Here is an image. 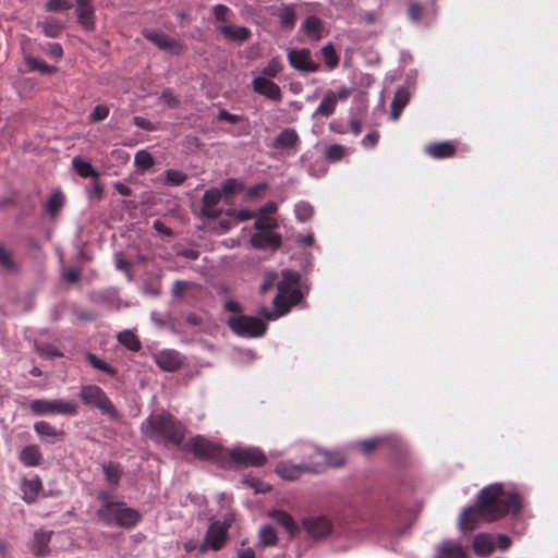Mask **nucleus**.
<instances>
[{
	"label": "nucleus",
	"mask_w": 558,
	"mask_h": 558,
	"mask_svg": "<svg viewBox=\"0 0 558 558\" xmlns=\"http://www.w3.org/2000/svg\"><path fill=\"white\" fill-rule=\"evenodd\" d=\"M19 460L27 468H35L43 463L44 458L37 445H27L21 450Z\"/></svg>",
	"instance_id": "nucleus-26"
},
{
	"label": "nucleus",
	"mask_w": 558,
	"mask_h": 558,
	"mask_svg": "<svg viewBox=\"0 0 558 558\" xmlns=\"http://www.w3.org/2000/svg\"><path fill=\"white\" fill-rule=\"evenodd\" d=\"M75 12L77 22L86 31H94L95 28V12L92 0H75Z\"/></svg>",
	"instance_id": "nucleus-19"
},
{
	"label": "nucleus",
	"mask_w": 558,
	"mask_h": 558,
	"mask_svg": "<svg viewBox=\"0 0 558 558\" xmlns=\"http://www.w3.org/2000/svg\"><path fill=\"white\" fill-rule=\"evenodd\" d=\"M211 13L215 21L219 24H229L234 15L232 10L225 4H215L211 8Z\"/></svg>",
	"instance_id": "nucleus-44"
},
{
	"label": "nucleus",
	"mask_w": 558,
	"mask_h": 558,
	"mask_svg": "<svg viewBox=\"0 0 558 558\" xmlns=\"http://www.w3.org/2000/svg\"><path fill=\"white\" fill-rule=\"evenodd\" d=\"M52 531L38 530L34 533L32 542V551L34 555L41 557L49 553V542Z\"/></svg>",
	"instance_id": "nucleus-29"
},
{
	"label": "nucleus",
	"mask_w": 558,
	"mask_h": 558,
	"mask_svg": "<svg viewBox=\"0 0 558 558\" xmlns=\"http://www.w3.org/2000/svg\"><path fill=\"white\" fill-rule=\"evenodd\" d=\"M434 558H468V554L461 544L446 539L436 547Z\"/></svg>",
	"instance_id": "nucleus-23"
},
{
	"label": "nucleus",
	"mask_w": 558,
	"mask_h": 558,
	"mask_svg": "<svg viewBox=\"0 0 558 558\" xmlns=\"http://www.w3.org/2000/svg\"><path fill=\"white\" fill-rule=\"evenodd\" d=\"M227 459L236 466H263L267 458L265 453L256 447H241L236 446L227 450Z\"/></svg>",
	"instance_id": "nucleus-9"
},
{
	"label": "nucleus",
	"mask_w": 558,
	"mask_h": 558,
	"mask_svg": "<svg viewBox=\"0 0 558 558\" xmlns=\"http://www.w3.org/2000/svg\"><path fill=\"white\" fill-rule=\"evenodd\" d=\"M102 471L106 477V481L113 487L118 486L122 470L118 463H108L102 465Z\"/></svg>",
	"instance_id": "nucleus-43"
},
{
	"label": "nucleus",
	"mask_w": 558,
	"mask_h": 558,
	"mask_svg": "<svg viewBox=\"0 0 558 558\" xmlns=\"http://www.w3.org/2000/svg\"><path fill=\"white\" fill-rule=\"evenodd\" d=\"M37 26L47 37L50 38L59 37L63 31V25L52 17H47L44 21L38 22Z\"/></svg>",
	"instance_id": "nucleus-35"
},
{
	"label": "nucleus",
	"mask_w": 558,
	"mask_h": 558,
	"mask_svg": "<svg viewBox=\"0 0 558 558\" xmlns=\"http://www.w3.org/2000/svg\"><path fill=\"white\" fill-rule=\"evenodd\" d=\"M143 437L156 445L181 446L185 439V425L170 412L162 411L146 417L141 424Z\"/></svg>",
	"instance_id": "nucleus-2"
},
{
	"label": "nucleus",
	"mask_w": 558,
	"mask_h": 558,
	"mask_svg": "<svg viewBox=\"0 0 558 558\" xmlns=\"http://www.w3.org/2000/svg\"><path fill=\"white\" fill-rule=\"evenodd\" d=\"M34 430L43 440L46 438L62 440L64 436V432L62 429H57L49 422L46 421L36 422L34 424Z\"/></svg>",
	"instance_id": "nucleus-32"
},
{
	"label": "nucleus",
	"mask_w": 558,
	"mask_h": 558,
	"mask_svg": "<svg viewBox=\"0 0 558 558\" xmlns=\"http://www.w3.org/2000/svg\"><path fill=\"white\" fill-rule=\"evenodd\" d=\"M283 70L282 61L279 57H272L267 64L260 69L253 71V76H262L267 77L268 80H274L277 77Z\"/></svg>",
	"instance_id": "nucleus-31"
},
{
	"label": "nucleus",
	"mask_w": 558,
	"mask_h": 558,
	"mask_svg": "<svg viewBox=\"0 0 558 558\" xmlns=\"http://www.w3.org/2000/svg\"><path fill=\"white\" fill-rule=\"evenodd\" d=\"M457 148L452 142L446 141L432 143L425 147V153L434 159H444L452 157Z\"/></svg>",
	"instance_id": "nucleus-25"
},
{
	"label": "nucleus",
	"mask_w": 558,
	"mask_h": 558,
	"mask_svg": "<svg viewBox=\"0 0 558 558\" xmlns=\"http://www.w3.org/2000/svg\"><path fill=\"white\" fill-rule=\"evenodd\" d=\"M43 487L41 480L39 476H35L31 480L24 478L21 483V490L23 493L22 498L27 504H33Z\"/></svg>",
	"instance_id": "nucleus-28"
},
{
	"label": "nucleus",
	"mask_w": 558,
	"mask_h": 558,
	"mask_svg": "<svg viewBox=\"0 0 558 558\" xmlns=\"http://www.w3.org/2000/svg\"><path fill=\"white\" fill-rule=\"evenodd\" d=\"M522 498L519 493L505 490L499 483L484 487L476 499V504L463 510L458 524L462 531H472L481 521L494 522L512 513L520 512Z\"/></svg>",
	"instance_id": "nucleus-1"
},
{
	"label": "nucleus",
	"mask_w": 558,
	"mask_h": 558,
	"mask_svg": "<svg viewBox=\"0 0 558 558\" xmlns=\"http://www.w3.org/2000/svg\"><path fill=\"white\" fill-rule=\"evenodd\" d=\"M352 94V88L342 86L337 92L328 89L318 107L313 113V117L328 118L336 111L337 102L347 100Z\"/></svg>",
	"instance_id": "nucleus-10"
},
{
	"label": "nucleus",
	"mask_w": 558,
	"mask_h": 558,
	"mask_svg": "<svg viewBox=\"0 0 558 558\" xmlns=\"http://www.w3.org/2000/svg\"><path fill=\"white\" fill-rule=\"evenodd\" d=\"M386 440L384 437H376L371 439H365L355 442L354 447L361 450L364 454L372 453L380 444Z\"/></svg>",
	"instance_id": "nucleus-50"
},
{
	"label": "nucleus",
	"mask_w": 558,
	"mask_h": 558,
	"mask_svg": "<svg viewBox=\"0 0 558 558\" xmlns=\"http://www.w3.org/2000/svg\"><path fill=\"white\" fill-rule=\"evenodd\" d=\"M222 192L227 195H231V194H234L236 192H240L244 189V184L239 181L238 179H227L223 183H222Z\"/></svg>",
	"instance_id": "nucleus-54"
},
{
	"label": "nucleus",
	"mask_w": 558,
	"mask_h": 558,
	"mask_svg": "<svg viewBox=\"0 0 558 558\" xmlns=\"http://www.w3.org/2000/svg\"><path fill=\"white\" fill-rule=\"evenodd\" d=\"M294 214H295V218L299 221L305 222V221H308L313 217L314 208L310 203L302 201L295 205Z\"/></svg>",
	"instance_id": "nucleus-49"
},
{
	"label": "nucleus",
	"mask_w": 558,
	"mask_h": 558,
	"mask_svg": "<svg viewBox=\"0 0 558 558\" xmlns=\"http://www.w3.org/2000/svg\"><path fill=\"white\" fill-rule=\"evenodd\" d=\"M328 171V167L323 159H316L307 166V172L311 177L322 178Z\"/></svg>",
	"instance_id": "nucleus-51"
},
{
	"label": "nucleus",
	"mask_w": 558,
	"mask_h": 558,
	"mask_svg": "<svg viewBox=\"0 0 558 558\" xmlns=\"http://www.w3.org/2000/svg\"><path fill=\"white\" fill-rule=\"evenodd\" d=\"M408 16L412 22H420L423 16V7L417 2H410L408 4Z\"/></svg>",
	"instance_id": "nucleus-57"
},
{
	"label": "nucleus",
	"mask_w": 558,
	"mask_h": 558,
	"mask_svg": "<svg viewBox=\"0 0 558 558\" xmlns=\"http://www.w3.org/2000/svg\"><path fill=\"white\" fill-rule=\"evenodd\" d=\"M288 62L293 69L305 73H313L319 70V63L312 58V53L307 48L290 49Z\"/></svg>",
	"instance_id": "nucleus-12"
},
{
	"label": "nucleus",
	"mask_w": 558,
	"mask_h": 558,
	"mask_svg": "<svg viewBox=\"0 0 558 558\" xmlns=\"http://www.w3.org/2000/svg\"><path fill=\"white\" fill-rule=\"evenodd\" d=\"M25 62L29 71L39 72L41 74H52L57 72L54 65H49L45 61L34 57H27Z\"/></svg>",
	"instance_id": "nucleus-42"
},
{
	"label": "nucleus",
	"mask_w": 558,
	"mask_h": 558,
	"mask_svg": "<svg viewBox=\"0 0 558 558\" xmlns=\"http://www.w3.org/2000/svg\"><path fill=\"white\" fill-rule=\"evenodd\" d=\"M251 85L254 93L265 97L270 101L279 102L282 100L281 87L275 83L274 80H268L267 77L262 76H253Z\"/></svg>",
	"instance_id": "nucleus-14"
},
{
	"label": "nucleus",
	"mask_w": 558,
	"mask_h": 558,
	"mask_svg": "<svg viewBox=\"0 0 558 558\" xmlns=\"http://www.w3.org/2000/svg\"><path fill=\"white\" fill-rule=\"evenodd\" d=\"M221 199V193L217 189L207 190L202 199L201 213L206 218L215 219L221 214V209L218 208V204Z\"/></svg>",
	"instance_id": "nucleus-17"
},
{
	"label": "nucleus",
	"mask_w": 558,
	"mask_h": 558,
	"mask_svg": "<svg viewBox=\"0 0 558 558\" xmlns=\"http://www.w3.org/2000/svg\"><path fill=\"white\" fill-rule=\"evenodd\" d=\"M274 307H275V310L270 311L266 306H263L258 310V314L268 320H274L280 316H283V314H279L280 306H274Z\"/></svg>",
	"instance_id": "nucleus-64"
},
{
	"label": "nucleus",
	"mask_w": 558,
	"mask_h": 558,
	"mask_svg": "<svg viewBox=\"0 0 558 558\" xmlns=\"http://www.w3.org/2000/svg\"><path fill=\"white\" fill-rule=\"evenodd\" d=\"M275 228H277V222L270 217L259 215L255 220V229L258 232H270Z\"/></svg>",
	"instance_id": "nucleus-52"
},
{
	"label": "nucleus",
	"mask_w": 558,
	"mask_h": 558,
	"mask_svg": "<svg viewBox=\"0 0 558 558\" xmlns=\"http://www.w3.org/2000/svg\"><path fill=\"white\" fill-rule=\"evenodd\" d=\"M44 51L54 59H60L63 54V48L59 43H47Z\"/></svg>",
	"instance_id": "nucleus-61"
},
{
	"label": "nucleus",
	"mask_w": 558,
	"mask_h": 558,
	"mask_svg": "<svg viewBox=\"0 0 558 558\" xmlns=\"http://www.w3.org/2000/svg\"><path fill=\"white\" fill-rule=\"evenodd\" d=\"M300 143V137L296 131L292 128L283 129L274 140L272 147L280 150H296Z\"/></svg>",
	"instance_id": "nucleus-22"
},
{
	"label": "nucleus",
	"mask_w": 558,
	"mask_h": 558,
	"mask_svg": "<svg viewBox=\"0 0 558 558\" xmlns=\"http://www.w3.org/2000/svg\"><path fill=\"white\" fill-rule=\"evenodd\" d=\"M216 29L227 40L238 44L247 41L252 36V32L248 27L234 25L232 24V22H230L229 24H219L216 26Z\"/></svg>",
	"instance_id": "nucleus-16"
},
{
	"label": "nucleus",
	"mask_w": 558,
	"mask_h": 558,
	"mask_svg": "<svg viewBox=\"0 0 558 558\" xmlns=\"http://www.w3.org/2000/svg\"><path fill=\"white\" fill-rule=\"evenodd\" d=\"M267 187L268 185L266 183L255 184L247 190L246 195L251 199L258 198L267 190Z\"/></svg>",
	"instance_id": "nucleus-63"
},
{
	"label": "nucleus",
	"mask_w": 558,
	"mask_h": 558,
	"mask_svg": "<svg viewBox=\"0 0 558 558\" xmlns=\"http://www.w3.org/2000/svg\"><path fill=\"white\" fill-rule=\"evenodd\" d=\"M349 154L348 147L341 144H331L325 148V159L329 162H338Z\"/></svg>",
	"instance_id": "nucleus-40"
},
{
	"label": "nucleus",
	"mask_w": 558,
	"mask_h": 558,
	"mask_svg": "<svg viewBox=\"0 0 558 558\" xmlns=\"http://www.w3.org/2000/svg\"><path fill=\"white\" fill-rule=\"evenodd\" d=\"M85 405L98 409L102 414L110 418H118V411L107 393L97 385L82 386L78 393Z\"/></svg>",
	"instance_id": "nucleus-6"
},
{
	"label": "nucleus",
	"mask_w": 558,
	"mask_h": 558,
	"mask_svg": "<svg viewBox=\"0 0 558 558\" xmlns=\"http://www.w3.org/2000/svg\"><path fill=\"white\" fill-rule=\"evenodd\" d=\"M251 243L255 248L277 250L281 244V236L271 232H256L251 236Z\"/></svg>",
	"instance_id": "nucleus-24"
},
{
	"label": "nucleus",
	"mask_w": 558,
	"mask_h": 558,
	"mask_svg": "<svg viewBox=\"0 0 558 558\" xmlns=\"http://www.w3.org/2000/svg\"><path fill=\"white\" fill-rule=\"evenodd\" d=\"M37 352L40 356L47 359L63 356V353L58 348L51 344L37 345Z\"/></svg>",
	"instance_id": "nucleus-55"
},
{
	"label": "nucleus",
	"mask_w": 558,
	"mask_h": 558,
	"mask_svg": "<svg viewBox=\"0 0 558 558\" xmlns=\"http://www.w3.org/2000/svg\"><path fill=\"white\" fill-rule=\"evenodd\" d=\"M0 265L5 269H12L14 267V263L12 259V254L8 251L3 245L0 244Z\"/></svg>",
	"instance_id": "nucleus-58"
},
{
	"label": "nucleus",
	"mask_w": 558,
	"mask_h": 558,
	"mask_svg": "<svg viewBox=\"0 0 558 558\" xmlns=\"http://www.w3.org/2000/svg\"><path fill=\"white\" fill-rule=\"evenodd\" d=\"M298 272L282 270V279L277 284L278 293L272 301L274 306H280L279 314L286 315L293 305L300 302L302 294L298 289Z\"/></svg>",
	"instance_id": "nucleus-4"
},
{
	"label": "nucleus",
	"mask_w": 558,
	"mask_h": 558,
	"mask_svg": "<svg viewBox=\"0 0 558 558\" xmlns=\"http://www.w3.org/2000/svg\"><path fill=\"white\" fill-rule=\"evenodd\" d=\"M85 360L90 364V366H93L94 368H96L98 371L106 373L107 375H109L111 377L116 376L118 373L116 367L109 365L108 363H106L104 360H101L100 357H98L96 354H94L92 352H87L85 354Z\"/></svg>",
	"instance_id": "nucleus-38"
},
{
	"label": "nucleus",
	"mask_w": 558,
	"mask_h": 558,
	"mask_svg": "<svg viewBox=\"0 0 558 558\" xmlns=\"http://www.w3.org/2000/svg\"><path fill=\"white\" fill-rule=\"evenodd\" d=\"M65 197L61 191L53 192L47 202V211L51 217H56L63 208Z\"/></svg>",
	"instance_id": "nucleus-41"
},
{
	"label": "nucleus",
	"mask_w": 558,
	"mask_h": 558,
	"mask_svg": "<svg viewBox=\"0 0 558 558\" xmlns=\"http://www.w3.org/2000/svg\"><path fill=\"white\" fill-rule=\"evenodd\" d=\"M72 166L76 173L82 178H92L99 179V172L95 169V167L81 157H74L72 159Z\"/></svg>",
	"instance_id": "nucleus-33"
},
{
	"label": "nucleus",
	"mask_w": 558,
	"mask_h": 558,
	"mask_svg": "<svg viewBox=\"0 0 558 558\" xmlns=\"http://www.w3.org/2000/svg\"><path fill=\"white\" fill-rule=\"evenodd\" d=\"M316 454L320 456L323 460L311 462V465H320L322 472L326 471L328 468H341L345 464V457L340 451L316 448Z\"/></svg>",
	"instance_id": "nucleus-20"
},
{
	"label": "nucleus",
	"mask_w": 558,
	"mask_h": 558,
	"mask_svg": "<svg viewBox=\"0 0 558 558\" xmlns=\"http://www.w3.org/2000/svg\"><path fill=\"white\" fill-rule=\"evenodd\" d=\"M243 483L254 488L256 493H266L270 490V486L266 483L259 482L255 478H244Z\"/></svg>",
	"instance_id": "nucleus-62"
},
{
	"label": "nucleus",
	"mask_w": 558,
	"mask_h": 558,
	"mask_svg": "<svg viewBox=\"0 0 558 558\" xmlns=\"http://www.w3.org/2000/svg\"><path fill=\"white\" fill-rule=\"evenodd\" d=\"M279 22L284 28H292L295 24L296 15L292 5H284L279 12Z\"/></svg>",
	"instance_id": "nucleus-47"
},
{
	"label": "nucleus",
	"mask_w": 558,
	"mask_h": 558,
	"mask_svg": "<svg viewBox=\"0 0 558 558\" xmlns=\"http://www.w3.org/2000/svg\"><path fill=\"white\" fill-rule=\"evenodd\" d=\"M227 527L218 521L213 522L207 529L206 536L199 547V551L205 553L207 549H221L227 541Z\"/></svg>",
	"instance_id": "nucleus-13"
},
{
	"label": "nucleus",
	"mask_w": 558,
	"mask_h": 558,
	"mask_svg": "<svg viewBox=\"0 0 558 558\" xmlns=\"http://www.w3.org/2000/svg\"><path fill=\"white\" fill-rule=\"evenodd\" d=\"M322 54L325 64L329 70H333L339 64V56L337 54L332 44H327L322 48Z\"/></svg>",
	"instance_id": "nucleus-48"
},
{
	"label": "nucleus",
	"mask_w": 558,
	"mask_h": 558,
	"mask_svg": "<svg viewBox=\"0 0 558 558\" xmlns=\"http://www.w3.org/2000/svg\"><path fill=\"white\" fill-rule=\"evenodd\" d=\"M472 547L477 556L486 557L494 551L495 541L489 534L480 533L473 537Z\"/></svg>",
	"instance_id": "nucleus-27"
},
{
	"label": "nucleus",
	"mask_w": 558,
	"mask_h": 558,
	"mask_svg": "<svg viewBox=\"0 0 558 558\" xmlns=\"http://www.w3.org/2000/svg\"><path fill=\"white\" fill-rule=\"evenodd\" d=\"M72 8L70 0H48L45 4V9L48 12H64Z\"/></svg>",
	"instance_id": "nucleus-53"
},
{
	"label": "nucleus",
	"mask_w": 558,
	"mask_h": 558,
	"mask_svg": "<svg viewBox=\"0 0 558 558\" xmlns=\"http://www.w3.org/2000/svg\"><path fill=\"white\" fill-rule=\"evenodd\" d=\"M134 165L141 171H146L155 165L153 155L145 150H138L134 156Z\"/></svg>",
	"instance_id": "nucleus-45"
},
{
	"label": "nucleus",
	"mask_w": 558,
	"mask_h": 558,
	"mask_svg": "<svg viewBox=\"0 0 558 558\" xmlns=\"http://www.w3.org/2000/svg\"><path fill=\"white\" fill-rule=\"evenodd\" d=\"M227 323L235 335L244 338L260 337L267 329L266 324L256 316L234 315Z\"/></svg>",
	"instance_id": "nucleus-8"
},
{
	"label": "nucleus",
	"mask_w": 558,
	"mask_h": 558,
	"mask_svg": "<svg viewBox=\"0 0 558 558\" xmlns=\"http://www.w3.org/2000/svg\"><path fill=\"white\" fill-rule=\"evenodd\" d=\"M163 174L165 184L169 186H180L187 179V175L183 171L175 169H168Z\"/></svg>",
	"instance_id": "nucleus-46"
},
{
	"label": "nucleus",
	"mask_w": 558,
	"mask_h": 558,
	"mask_svg": "<svg viewBox=\"0 0 558 558\" xmlns=\"http://www.w3.org/2000/svg\"><path fill=\"white\" fill-rule=\"evenodd\" d=\"M185 448L197 459L210 460L222 465L226 463L227 450L219 444L207 439L203 435H195L191 437L185 444Z\"/></svg>",
	"instance_id": "nucleus-5"
},
{
	"label": "nucleus",
	"mask_w": 558,
	"mask_h": 558,
	"mask_svg": "<svg viewBox=\"0 0 558 558\" xmlns=\"http://www.w3.org/2000/svg\"><path fill=\"white\" fill-rule=\"evenodd\" d=\"M409 101V94L405 89L403 88H399L395 96H393V99L391 101V111H390V117L392 120H398L399 117L401 116V112L403 110V108L407 106Z\"/></svg>",
	"instance_id": "nucleus-34"
},
{
	"label": "nucleus",
	"mask_w": 558,
	"mask_h": 558,
	"mask_svg": "<svg viewBox=\"0 0 558 558\" xmlns=\"http://www.w3.org/2000/svg\"><path fill=\"white\" fill-rule=\"evenodd\" d=\"M29 409L35 415H76L78 412L76 402L64 399H35L31 402Z\"/></svg>",
	"instance_id": "nucleus-7"
},
{
	"label": "nucleus",
	"mask_w": 558,
	"mask_h": 558,
	"mask_svg": "<svg viewBox=\"0 0 558 558\" xmlns=\"http://www.w3.org/2000/svg\"><path fill=\"white\" fill-rule=\"evenodd\" d=\"M278 542V536L275 527L271 525H264L258 533V544L262 547L275 546Z\"/></svg>",
	"instance_id": "nucleus-39"
},
{
	"label": "nucleus",
	"mask_w": 558,
	"mask_h": 558,
	"mask_svg": "<svg viewBox=\"0 0 558 558\" xmlns=\"http://www.w3.org/2000/svg\"><path fill=\"white\" fill-rule=\"evenodd\" d=\"M98 518L109 526L124 529L134 527L141 520L142 513L122 501H106L97 510Z\"/></svg>",
	"instance_id": "nucleus-3"
},
{
	"label": "nucleus",
	"mask_w": 558,
	"mask_h": 558,
	"mask_svg": "<svg viewBox=\"0 0 558 558\" xmlns=\"http://www.w3.org/2000/svg\"><path fill=\"white\" fill-rule=\"evenodd\" d=\"M156 364L166 372H174L182 365V359L175 350H163L155 355Z\"/></svg>",
	"instance_id": "nucleus-21"
},
{
	"label": "nucleus",
	"mask_w": 558,
	"mask_h": 558,
	"mask_svg": "<svg viewBox=\"0 0 558 558\" xmlns=\"http://www.w3.org/2000/svg\"><path fill=\"white\" fill-rule=\"evenodd\" d=\"M109 116V108L106 105H97L89 114L92 122L104 121Z\"/></svg>",
	"instance_id": "nucleus-56"
},
{
	"label": "nucleus",
	"mask_w": 558,
	"mask_h": 558,
	"mask_svg": "<svg viewBox=\"0 0 558 558\" xmlns=\"http://www.w3.org/2000/svg\"><path fill=\"white\" fill-rule=\"evenodd\" d=\"M143 36L161 50L169 51L174 54H180L183 50V46L177 39L162 32L156 29H144Z\"/></svg>",
	"instance_id": "nucleus-15"
},
{
	"label": "nucleus",
	"mask_w": 558,
	"mask_h": 558,
	"mask_svg": "<svg viewBox=\"0 0 558 558\" xmlns=\"http://www.w3.org/2000/svg\"><path fill=\"white\" fill-rule=\"evenodd\" d=\"M270 517L278 524H280L282 527H284L286 531L290 535H293L296 532L298 526H296L293 518L288 512L282 511V510H274L272 512H270Z\"/></svg>",
	"instance_id": "nucleus-37"
},
{
	"label": "nucleus",
	"mask_w": 558,
	"mask_h": 558,
	"mask_svg": "<svg viewBox=\"0 0 558 558\" xmlns=\"http://www.w3.org/2000/svg\"><path fill=\"white\" fill-rule=\"evenodd\" d=\"M160 99L170 108H175L180 104L179 98L170 89H165L160 95Z\"/></svg>",
	"instance_id": "nucleus-59"
},
{
	"label": "nucleus",
	"mask_w": 558,
	"mask_h": 558,
	"mask_svg": "<svg viewBox=\"0 0 558 558\" xmlns=\"http://www.w3.org/2000/svg\"><path fill=\"white\" fill-rule=\"evenodd\" d=\"M301 29L310 39L319 40L323 36L324 26L317 16L311 15L302 23Z\"/></svg>",
	"instance_id": "nucleus-30"
},
{
	"label": "nucleus",
	"mask_w": 558,
	"mask_h": 558,
	"mask_svg": "<svg viewBox=\"0 0 558 558\" xmlns=\"http://www.w3.org/2000/svg\"><path fill=\"white\" fill-rule=\"evenodd\" d=\"M276 473L283 480L294 481L298 480L304 473H322V466L311 465V462H302L299 464H294L290 461H282L276 465Z\"/></svg>",
	"instance_id": "nucleus-11"
},
{
	"label": "nucleus",
	"mask_w": 558,
	"mask_h": 558,
	"mask_svg": "<svg viewBox=\"0 0 558 558\" xmlns=\"http://www.w3.org/2000/svg\"><path fill=\"white\" fill-rule=\"evenodd\" d=\"M378 141L379 133L377 131H372L362 138L361 144L364 148L372 149L378 144Z\"/></svg>",
	"instance_id": "nucleus-60"
},
{
	"label": "nucleus",
	"mask_w": 558,
	"mask_h": 558,
	"mask_svg": "<svg viewBox=\"0 0 558 558\" xmlns=\"http://www.w3.org/2000/svg\"><path fill=\"white\" fill-rule=\"evenodd\" d=\"M117 339L123 347L132 352H138L142 349V343L138 337L129 329L120 331Z\"/></svg>",
	"instance_id": "nucleus-36"
},
{
	"label": "nucleus",
	"mask_w": 558,
	"mask_h": 558,
	"mask_svg": "<svg viewBox=\"0 0 558 558\" xmlns=\"http://www.w3.org/2000/svg\"><path fill=\"white\" fill-rule=\"evenodd\" d=\"M304 526L310 535L316 538L325 537L332 531L331 521L324 515L308 518L304 521Z\"/></svg>",
	"instance_id": "nucleus-18"
}]
</instances>
